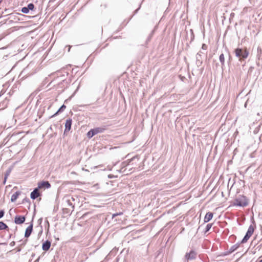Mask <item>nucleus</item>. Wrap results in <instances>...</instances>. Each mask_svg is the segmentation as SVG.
<instances>
[{
	"label": "nucleus",
	"instance_id": "dca6fc26",
	"mask_svg": "<svg viewBox=\"0 0 262 262\" xmlns=\"http://www.w3.org/2000/svg\"><path fill=\"white\" fill-rule=\"evenodd\" d=\"M219 60L221 63L222 67L225 66V57L223 53H222L219 57Z\"/></svg>",
	"mask_w": 262,
	"mask_h": 262
},
{
	"label": "nucleus",
	"instance_id": "c85d7f7f",
	"mask_svg": "<svg viewBox=\"0 0 262 262\" xmlns=\"http://www.w3.org/2000/svg\"><path fill=\"white\" fill-rule=\"evenodd\" d=\"M39 259V257H38L36 260H35L34 261V262H38Z\"/></svg>",
	"mask_w": 262,
	"mask_h": 262
},
{
	"label": "nucleus",
	"instance_id": "0eeeda50",
	"mask_svg": "<svg viewBox=\"0 0 262 262\" xmlns=\"http://www.w3.org/2000/svg\"><path fill=\"white\" fill-rule=\"evenodd\" d=\"M40 196V193L39 192V189L37 187L35 188L33 191L31 193L30 197L32 199L35 200L37 198Z\"/></svg>",
	"mask_w": 262,
	"mask_h": 262
},
{
	"label": "nucleus",
	"instance_id": "1a4fd4ad",
	"mask_svg": "<svg viewBox=\"0 0 262 262\" xmlns=\"http://www.w3.org/2000/svg\"><path fill=\"white\" fill-rule=\"evenodd\" d=\"M32 230H33V224H32L27 228V229L25 231V237H29L32 233Z\"/></svg>",
	"mask_w": 262,
	"mask_h": 262
},
{
	"label": "nucleus",
	"instance_id": "e433bc0d",
	"mask_svg": "<svg viewBox=\"0 0 262 262\" xmlns=\"http://www.w3.org/2000/svg\"><path fill=\"white\" fill-rule=\"evenodd\" d=\"M3 0H0V4L2 2Z\"/></svg>",
	"mask_w": 262,
	"mask_h": 262
},
{
	"label": "nucleus",
	"instance_id": "2f4dec72",
	"mask_svg": "<svg viewBox=\"0 0 262 262\" xmlns=\"http://www.w3.org/2000/svg\"><path fill=\"white\" fill-rule=\"evenodd\" d=\"M134 158H132L131 159H130V160H129V162H131L132 160H133Z\"/></svg>",
	"mask_w": 262,
	"mask_h": 262
},
{
	"label": "nucleus",
	"instance_id": "58836bf2",
	"mask_svg": "<svg viewBox=\"0 0 262 262\" xmlns=\"http://www.w3.org/2000/svg\"><path fill=\"white\" fill-rule=\"evenodd\" d=\"M125 162H124V163H123V164L125 165Z\"/></svg>",
	"mask_w": 262,
	"mask_h": 262
},
{
	"label": "nucleus",
	"instance_id": "c9c22d12",
	"mask_svg": "<svg viewBox=\"0 0 262 262\" xmlns=\"http://www.w3.org/2000/svg\"><path fill=\"white\" fill-rule=\"evenodd\" d=\"M14 243V242H11L12 245H13Z\"/></svg>",
	"mask_w": 262,
	"mask_h": 262
},
{
	"label": "nucleus",
	"instance_id": "20e7f679",
	"mask_svg": "<svg viewBox=\"0 0 262 262\" xmlns=\"http://www.w3.org/2000/svg\"><path fill=\"white\" fill-rule=\"evenodd\" d=\"M205 53L202 51H200L196 55V66L199 67H200L203 62L202 59V55H205Z\"/></svg>",
	"mask_w": 262,
	"mask_h": 262
},
{
	"label": "nucleus",
	"instance_id": "c756f323",
	"mask_svg": "<svg viewBox=\"0 0 262 262\" xmlns=\"http://www.w3.org/2000/svg\"><path fill=\"white\" fill-rule=\"evenodd\" d=\"M68 47H69V48H68V52H70V49H71V46H68Z\"/></svg>",
	"mask_w": 262,
	"mask_h": 262
},
{
	"label": "nucleus",
	"instance_id": "412c9836",
	"mask_svg": "<svg viewBox=\"0 0 262 262\" xmlns=\"http://www.w3.org/2000/svg\"><path fill=\"white\" fill-rule=\"evenodd\" d=\"M212 226V224H208L206 226L205 230V233H206L208 231H209V230L211 229Z\"/></svg>",
	"mask_w": 262,
	"mask_h": 262
},
{
	"label": "nucleus",
	"instance_id": "b1692460",
	"mask_svg": "<svg viewBox=\"0 0 262 262\" xmlns=\"http://www.w3.org/2000/svg\"><path fill=\"white\" fill-rule=\"evenodd\" d=\"M29 10L27 7H23L21 9V12L24 13H28L29 12Z\"/></svg>",
	"mask_w": 262,
	"mask_h": 262
},
{
	"label": "nucleus",
	"instance_id": "423d86ee",
	"mask_svg": "<svg viewBox=\"0 0 262 262\" xmlns=\"http://www.w3.org/2000/svg\"><path fill=\"white\" fill-rule=\"evenodd\" d=\"M25 220V216L16 215L14 219V223L16 224L20 225L24 223Z\"/></svg>",
	"mask_w": 262,
	"mask_h": 262
},
{
	"label": "nucleus",
	"instance_id": "a211bd4d",
	"mask_svg": "<svg viewBox=\"0 0 262 262\" xmlns=\"http://www.w3.org/2000/svg\"><path fill=\"white\" fill-rule=\"evenodd\" d=\"M94 135H95V134L94 132L93 129H91L89 132L87 133V137L89 138H91L92 137H93Z\"/></svg>",
	"mask_w": 262,
	"mask_h": 262
},
{
	"label": "nucleus",
	"instance_id": "6ab92c4d",
	"mask_svg": "<svg viewBox=\"0 0 262 262\" xmlns=\"http://www.w3.org/2000/svg\"><path fill=\"white\" fill-rule=\"evenodd\" d=\"M8 228V226L3 222H0V230L7 229Z\"/></svg>",
	"mask_w": 262,
	"mask_h": 262
},
{
	"label": "nucleus",
	"instance_id": "f03ea898",
	"mask_svg": "<svg viewBox=\"0 0 262 262\" xmlns=\"http://www.w3.org/2000/svg\"><path fill=\"white\" fill-rule=\"evenodd\" d=\"M248 205V199L245 196L241 195L237 196L232 203L233 206L246 207Z\"/></svg>",
	"mask_w": 262,
	"mask_h": 262
},
{
	"label": "nucleus",
	"instance_id": "9d476101",
	"mask_svg": "<svg viewBox=\"0 0 262 262\" xmlns=\"http://www.w3.org/2000/svg\"><path fill=\"white\" fill-rule=\"evenodd\" d=\"M51 247V242L49 241H46L42 245V248L44 251H48Z\"/></svg>",
	"mask_w": 262,
	"mask_h": 262
},
{
	"label": "nucleus",
	"instance_id": "4468645a",
	"mask_svg": "<svg viewBox=\"0 0 262 262\" xmlns=\"http://www.w3.org/2000/svg\"><path fill=\"white\" fill-rule=\"evenodd\" d=\"M20 194V192L19 191H16L15 192L14 194H12V195L11 196V201L13 202H15L18 196Z\"/></svg>",
	"mask_w": 262,
	"mask_h": 262
},
{
	"label": "nucleus",
	"instance_id": "4be33fe9",
	"mask_svg": "<svg viewBox=\"0 0 262 262\" xmlns=\"http://www.w3.org/2000/svg\"><path fill=\"white\" fill-rule=\"evenodd\" d=\"M27 7L29 11L30 10H32L34 8V5L32 3H30L28 5V6Z\"/></svg>",
	"mask_w": 262,
	"mask_h": 262
},
{
	"label": "nucleus",
	"instance_id": "6e6552de",
	"mask_svg": "<svg viewBox=\"0 0 262 262\" xmlns=\"http://www.w3.org/2000/svg\"><path fill=\"white\" fill-rule=\"evenodd\" d=\"M72 123V120L70 118H69L66 120V123H65V129H64V133L67 132H69L71 128V125Z\"/></svg>",
	"mask_w": 262,
	"mask_h": 262
},
{
	"label": "nucleus",
	"instance_id": "2eb2a0df",
	"mask_svg": "<svg viewBox=\"0 0 262 262\" xmlns=\"http://www.w3.org/2000/svg\"><path fill=\"white\" fill-rule=\"evenodd\" d=\"M66 106L64 104L61 105V106L58 109V110L52 116L53 117L57 115L59 113L62 112L66 109Z\"/></svg>",
	"mask_w": 262,
	"mask_h": 262
},
{
	"label": "nucleus",
	"instance_id": "72a5a7b5",
	"mask_svg": "<svg viewBox=\"0 0 262 262\" xmlns=\"http://www.w3.org/2000/svg\"><path fill=\"white\" fill-rule=\"evenodd\" d=\"M14 243V242H11L12 245H13Z\"/></svg>",
	"mask_w": 262,
	"mask_h": 262
},
{
	"label": "nucleus",
	"instance_id": "7c9ffc66",
	"mask_svg": "<svg viewBox=\"0 0 262 262\" xmlns=\"http://www.w3.org/2000/svg\"><path fill=\"white\" fill-rule=\"evenodd\" d=\"M46 224H48V226H49V222L48 221V220H46Z\"/></svg>",
	"mask_w": 262,
	"mask_h": 262
},
{
	"label": "nucleus",
	"instance_id": "ddd939ff",
	"mask_svg": "<svg viewBox=\"0 0 262 262\" xmlns=\"http://www.w3.org/2000/svg\"><path fill=\"white\" fill-rule=\"evenodd\" d=\"M254 230V228L253 227V226L250 225L248 229V231H247L246 235H248L249 237H251V235L253 234V232Z\"/></svg>",
	"mask_w": 262,
	"mask_h": 262
},
{
	"label": "nucleus",
	"instance_id": "9b49d317",
	"mask_svg": "<svg viewBox=\"0 0 262 262\" xmlns=\"http://www.w3.org/2000/svg\"><path fill=\"white\" fill-rule=\"evenodd\" d=\"M213 217V213L212 212H207L204 217V222L207 223L210 221Z\"/></svg>",
	"mask_w": 262,
	"mask_h": 262
},
{
	"label": "nucleus",
	"instance_id": "f704fd0d",
	"mask_svg": "<svg viewBox=\"0 0 262 262\" xmlns=\"http://www.w3.org/2000/svg\"><path fill=\"white\" fill-rule=\"evenodd\" d=\"M14 243V242H11L12 245H13Z\"/></svg>",
	"mask_w": 262,
	"mask_h": 262
},
{
	"label": "nucleus",
	"instance_id": "f3484780",
	"mask_svg": "<svg viewBox=\"0 0 262 262\" xmlns=\"http://www.w3.org/2000/svg\"><path fill=\"white\" fill-rule=\"evenodd\" d=\"M239 246V244L237 243L233 246H232L230 249V252H233L235 251Z\"/></svg>",
	"mask_w": 262,
	"mask_h": 262
},
{
	"label": "nucleus",
	"instance_id": "a878e982",
	"mask_svg": "<svg viewBox=\"0 0 262 262\" xmlns=\"http://www.w3.org/2000/svg\"><path fill=\"white\" fill-rule=\"evenodd\" d=\"M4 214H5V212L3 210L0 211V219L4 216Z\"/></svg>",
	"mask_w": 262,
	"mask_h": 262
},
{
	"label": "nucleus",
	"instance_id": "f8f14e48",
	"mask_svg": "<svg viewBox=\"0 0 262 262\" xmlns=\"http://www.w3.org/2000/svg\"><path fill=\"white\" fill-rule=\"evenodd\" d=\"M93 130L95 135H96L99 133H103L105 130V128L104 127H99L93 128Z\"/></svg>",
	"mask_w": 262,
	"mask_h": 262
},
{
	"label": "nucleus",
	"instance_id": "4c0bfd02",
	"mask_svg": "<svg viewBox=\"0 0 262 262\" xmlns=\"http://www.w3.org/2000/svg\"><path fill=\"white\" fill-rule=\"evenodd\" d=\"M259 262H262V259L260 260Z\"/></svg>",
	"mask_w": 262,
	"mask_h": 262
},
{
	"label": "nucleus",
	"instance_id": "7ed1b4c3",
	"mask_svg": "<svg viewBox=\"0 0 262 262\" xmlns=\"http://www.w3.org/2000/svg\"><path fill=\"white\" fill-rule=\"evenodd\" d=\"M196 255V252L193 250H191L189 252H187L185 254L184 256L185 262H188L189 260L195 259Z\"/></svg>",
	"mask_w": 262,
	"mask_h": 262
},
{
	"label": "nucleus",
	"instance_id": "aec40b11",
	"mask_svg": "<svg viewBox=\"0 0 262 262\" xmlns=\"http://www.w3.org/2000/svg\"><path fill=\"white\" fill-rule=\"evenodd\" d=\"M10 172H11V169H9L6 171L5 175V179H4V184L6 183V180H7L8 177L9 176Z\"/></svg>",
	"mask_w": 262,
	"mask_h": 262
},
{
	"label": "nucleus",
	"instance_id": "473e14b6",
	"mask_svg": "<svg viewBox=\"0 0 262 262\" xmlns=\"http://www.w3.org/2000/svg\"><path fill=\"white\" fill-rule=\"evenodd\" d=\"M138 10H139V9H136V10H135V13H137V11H138Z\"/></svg>",
	"mask_w": 262,
	"mask_h": 262
},
{
	"label": "nucleus",
	"instance_id": "39448f33",
	"mask_svg": "<svg viewBox=\"0 0 262 262\" xmlns=\"http://www.w3.org/2000/svg\"><path fill=\"white\" fill-rule=\"evenodd\" d=\"M51 187V184L48 181H42L38 183L37 188L39 189L42 188H50Z\"/></svg>",
	"mask_w": 262,
	"mask_h": 262
},
{
	"label": "nucleus",
	"instance_id": "393cba45",
	"mask_svg": "<svg viewBox=\"0 0 262 262\" xmlns=\"http://www.w3.org/2000/svg\"><path fill=\"white\" fill-rule=\"evenodd\" d=\"M202 49L205 51L207 49V46L206 44L203 43L202 46Z\"/></svg>",
	"mask_w": 262,
	"mask_h": 262
},
{
	"label": "nucleus",
	"instance_id": "bb28decb",
	"mask_svg": "<svg viewBox=\"0 0 262 262\" xmlns=\"http://www.w3.org/2000/svg\"><path fill=\"white\" fill-rule=\"evenodd\" d=\"M122 213H114L112 215V218H114L115 217V216L118 215H121L122 214Z\"/></svg>",
	"mask_w": 262,
	"mask_h": 262
},
{
	"label": "nucleus",
	"instance_id": "f257e3e1",
	"mask_svg": "<svg viewBox=\"0 0 262 262\" xmlns=\"http://www.w3.org/2000/svg\"><path fill=\"white\" fill-rule=\"evenodd\" d=\"M234 52L238 61L241 62L245 61L249 55V52L247 48L244 49L237 48L234 50Z\"/></svg>",
	"mask_w": 262,
	"mask_h": 262
},
{
	"label": "nucleus",
	"instance_id": "5701e85b",
	"mask_svg": "<svg viewBox=\"0 0 262 262\" xmlns=\"http://www.w3.org/2000/svg\"><path fill=\"white\" fill-rule=\"evenodd\" d=\"M250 237H249L248 235H245L244 238H243L241 243H245L248 241V240L249 239Z\"/></svg>",
	"mask_w": 262,
	"mask_h": 262
},
{
	"label": "nucleus",
	"instance_id": "cd10ccee",
	"mask_svg": "<svg viewBox=\"0 0 262 262\" xmlns=\"http://www.w3.org/2000/svg\"><path fill=\"white\" fill-rule=\"evenodd\" d=\"M42 218H40L38 220V222L39 223V224H41V222H42Z\"/></svg>",
	"mask_w": 262,
	"mask_h": 262
}]
</instances>
